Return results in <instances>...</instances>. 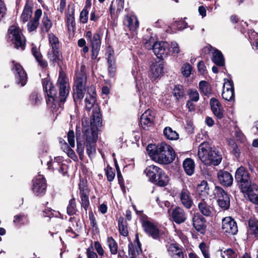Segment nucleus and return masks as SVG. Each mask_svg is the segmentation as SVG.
Wrapping results in <instances>:
<instances>
[{"instance_id":"f257e3e1","label":"nucleus","mask_w":258,"mask_h":258,"mask_svg":"<svg viewBox=\"0 0 258 258\" xmlns=\"http://www.w3.org/2000/svg\"><path fill=\"white\" fill-rule=\"evenodd\" d=\"M43 90L47 93L48 99L47 101L55 102H63L69 92V84L68 79L62 73H59V76L57 82V87L59 89L58 95H57L56 89L52 86L51 82L47 78L42 80Z\"/></svg>"},{"instance_id":"f03ea898","label":"nucleus","mask_w":258,"mask_h":258,"mask_svg":"<svg viewBox=\"0 0 258 258\" xmlns=\"http://www.w3.org/2000/svg\"><path fill=\"white\" fill-rule=\"evenodd\" d=\"M147 151L151 159L159 164H169L175 157L172 148L165 143H162L157 146L149 145L147 147Z\"/></svg>"},{"instance_id":"7ed1b4c3","label":"nucleus","mask_w":258,"mask_h":258,"mask_svg":"<svg viewBox=\"0 0 258 258\" xmlns=\"http://www.w3.org/2000/svg\"><path fill=\"white\" fill-rule=\"evenodd\" d=\"M198 156L202 162L207 165H218L222 160L221 155L215 150H213L206 143L199 146Z\"/></svg>"},{"instance_id":"20e7f679","label":"nucleus","mask_w":258,"mask_h":258,"mask_svg":"<svg viewBox=\"0 0 258 258\" xmlns=\"http://www.w3.org/2000/svg\"><path fill=\"white\" fill-rule=\"evenodd\" d=\"M83 138L86 141L87 154L89 157L96 153L95 143L97 139V134L93 127L86 126L84 121H82Z\"/></svg>"},{"instance_id":"39448f33","label":"nucleus","mask_w":258,"mask_h":258,"mask_svg":"<svg viewBox=\"0 0 258 258\" xmlns=\"http://www.w3.org/2000/svg\"><path fill=\"white\" fill-rule=\"evenodd\" d=\"M8 41L12 43L14 47L24 50L26 46V39L21 30L16 25L10 26L8 31Z\"/></svg>"},{"instance_id":"423d86ee","label":"nucleus","mask_w":258,"mask_h":258,"mask_svg":"<svg viewBox=\"0 0 258 258\" xmlns=\"http://www.w3.org/2000/svg\"><path fill=\"white\" fill-rule=\"evenodd\" d=\"M235 178L242 191H247L251 185L250 174L245 167L241 166L235 172Z\"/></svg>"},{"instance_id":"0eeeda50","label":"nucleus","mask_w":258,"mask_h":258,"mask_svg":"<svg viewBox=\"0 0 258 258\" xmlns=\"http://www.w3.org/2000/svg\"><path fill=\"white\" fill-rule=\"evenodd\" d=\"M12 63L13 67L12 71L15 75L16 82L18 84H21V86H25L27 81V75L26 72L20 63L15 61H13Z\"/></svg>"},{"instance_id":"6e6552de","label":"nucleus","mask_w":258,"mask_h":258,"mask_svg":"<svg viewBox=\"0 0 258 258\" xmlns=\"http://www.w3.org/2000/svg\"><path fill=\"white\" fill-rule=\"evenodd\" d=\"M155 55L160 59H164L168 56L170 52L169 44L165 41L154 43L152 47Z\"/></svg>"},{"instance_id":"1a4fd4ad","label":"nucleus","mask_w":258,"mask_h":258,"mask_svg":"<svg viewBox=\"0 0 258 258\" xmlns=\"http://www.w3.org/2000/svg\"><path fill=\"white\" fill-rule=\"evenodd\" d=\"M215 195L217 198V202L219 207L224 210L229 209L230 198L227 193L222 187L216 186Z\"/></svg>"},{"instance_id":"9d476101","label":"nucleus","mask_w":258,"mask_h":258,"mask_svg":"<svg viewBox=\"0 0 258 258\" xmlns=\"http://www.w3.org/2000/svg\"><path fill=\"white\" fill-rule=\"evenodd\" d=\"M222 230L228 236L235 235L238 232L237 223L231 217H225L222 220Z\"/></svg>"},{"instance_id":"9b49d317","label":"nucleus","mask_w":258,"mask_h":258,"mask_svg":"<svg viewBox=\"0 0 258 258\" xmlns=\"http://www.w3.org/2000/svg\"><path fill=\"white\" fill-rule=\"evenodd\" d=\"M142 227L145 232L154 239H157L159 235L158 227L153 223L147 220L146 216L143 215L141 218Z\"/></svg>"},{"instance_id":"f8f14e48","label":"nucleus","mask_w":258,"mask_h":258,"mask_svg":"<svg viewBox=\"0 0 258 258\" xmlns=\"http://www.w3.org/2000/svg\"><path fill=\"white\" fill-rule=\"evenodd\" d=\"M46 182L44 177L40 174H38L33 180L32 190L36 196L43 195L46 189Z\"/></svg>"},{"instance_id":"ddd939ff","label":"nucleus","mask_w":258,"mask_h":258,"mask_svg":"<svg viewBox=\"0 0 258 258\" xmlns=\"http://www.w3.org/2000/svg\"><path fill=\"white\" fill-rule=\"evenodd\" d=\"M80 195L81 199V205L86 212L90 205L89 200V189L87 185V182L84 180H80L79 184Z\"/></svg>"},{"instance_id":"4468645a","label":"nucleus","mask_w":258,"mask_h":258,"mask_svg":"<svg viewBox=\"0 0 258 258\" xmlns=\"http://www.w3.org/2000/svg\"><path fill=\"white\" fill-rule=\"evenodd\" d=\"M198 208L200 213L206 217L212 216L214 213V207L208 199L199 200Z\"/></svg>"},{"instance_id":"2eb2a0df","label":"nucleus","mask_w":258,"mask_h":258,"mask_svg":"<svg viewBox=\"0 0 258 258\" xmlns=\"http://www.w3.org/2000/svg\"><path fill=\"white\" fill-rule=\"evenodd\" d=\"M212 50L214 51L212 52V61L218 66H224L225 65V60L224 56L220 51L213 48L211 45L206 46L203 49V51L205 53H208Z\"/></svg>"},{"instance_id":"dca6fc26","label":"nucleus","mask_w":258,"mask_h":258,"mask_svg":"<svg viewBox=\"0 0 258 258\" xmlns=\"http://www.w3.org/2000/svg\"><path fill=\"white\" fill-rule=\"evenodd\" d=\"M154 115L152 111L146 110L141 115L140 118V123L142 127L146 130H149L150 127L153 125Z\"/></svg>"},{"instance_id":"f3484780","label":"nucleus","mask_w":258,"mask_h":258,"mask_svg":"<svg viewBox=\"0 0 258 258\" xmlns=\"http://www.w3.org/2000/svg\"><path fill=\"white\" fill-rule=\"evenodd\" d=\"M105 55L107 59L108 72L110 76L113 77L115 71L116 67L114 50L110 46L107 48Z\"/></svg>"},{"instance_id":"a211bd4d","label":"nucleus","mask_w":258,"mask_h":258,"mask_svg":"<svg viewBox=\"0 0 258 258\" xmlns=\"http://www.w3.org/2000/svg\"><path fill=\"white\" fill-rule=\"evenodd\" d=\"M210 105L212 111L218 119H221L224 117V110L219 101L215 98L210 100Z\"/></svg>"},{"instance_id":"6ab92c4d","label":"nucleus","mask_w":258,"mask_h":258,"mask_svg":"<svg viewBox=\"0 0 258 258\" xmlns=\"http://www.w3.org/2000/svg\"><path fill=\"white\" fill-rule=\"evenodd\" d=\"M179 199L181 204L186 208L189 209L192 207V199L189 191L186 188H183L180 192Z\"/></svg>"},{"instance_id":"aec40b11","label":"nucleus","mask_w":258,"mask_h":258,"mask_svg":"<svg viewBox=\"0 0 258 258\" xmlns=\"http://www.w3.org/2000/svg\"><path fill=\"white\" fill-rule=\"evenodd\" d=\"M218 179L222 185L227 187L231 186L233 180V177L230 173L222 170L218 173Z\"/></svg>"},{"instance_id":"412c9836","label":"nucleus","mask_w":258,"mask_h":258,"mask_svg":"<svg viewBox=\"0 0 258 258\" xmlns=\"http://www.w3.org/2000/svg\"><path fill=\"white\" fill-rule=\"evenodd\" d=\"M163 73V64L162 63H152L150 71V77L153 81L160 77Z\"/></svg>"},{"instance_id":"4be33fe9","label":"nucleus","mask_w":258,"mask_h":258,"mask_svg":"<svg viewBox=\"0 0 258 258\" xmlns=\"http://www.w3.org/2000/svg\"><path fill=\"white\" fill-rule=\"evenodd\" d=\"M162 169L155 165H150L147 167L145 170V173L149 177V180L153 182L157 181L156 178L161 172Z\"/></svg>"},{"instance_id":"5701e85b","label":"nucleus","mask_w":258,"mask_h":258,"mask_svg":"<svg viewBox=\"0 0 258 258\" xmlns=\"http://www.w3.org/2000/svg\"><path fill=\"white\" fill-rule=\"evenodd\" d=\"M171 216L173 220L177 224L183 223L186 219V215L183 209L179 207L173 210Z\"/></svg>"},{"instance_id":"b1692460","label":"nucleus","mask_w":258,"mask_h":258,"mask_svg":"<svg viewBox=\"0 0 258 258\" xmlns=\"http://www.w3.org/2000/svg\"><path fill=\"white\" fill-rule=\"evenodd\" d=\"M86 108L90 110L96 102V93L94 87H91L88 90V93L85 100Z\"/></svg>"},{"instance_id":"393cba45","label":"nucleus","mask_w":258,"mask_h":258,"mask_svg":"<svg viewBox=\"0 0 258 258\" xmlns=\"http://www.w3.org/2000/svg\"><path fill=\"white\" fill-rule=\"evenodd\" d=\"M86 74L82 72H77L74 87L86 89Z\"/></svg>"},{"instance_id":"a878e982","label":"nucleus","mask_w":258,"mask_h":258,"mask_svg":"<svg viewBox=\"0 0 258 258\" xmlns=\"http://www.w3.org/2000/svg\"><path fill=\"white\" fill-rule=\"evenodd\" d=\"M193 225L195 229L203 233L205 229V219L201 215H195L192 218Z\"/></svg>"},{"instance_id":"bb28decb","label":"nucleus","mask_w":258,"mask_h":258,"mask_svg":"<svg viewBox=\"0 0 258 258\" xmlns=\"http://www.w3.org/2000/svg\"><path fill=\"white\" fill-rule=\"evenodd\" d=\"M47 56L53 66L59 64L62 57L59 49H51L48 52Z\"/></svg>"},{"instance_id":"cd10ccee","label":"nucleus","mask_w":258,"mask_h":258,"mask_svg":"<svg viewBox=\"0 0 258 258\" xmlns=\"http://www.w3.org/2000/svg\"><path fill=\"white\" fill-rule=\"evenodd\" d=\"M168 250L172 258H184L182 250L177 244H171L168 248Z\"/></svg>"},{"instance_id":"c85d7f7f","label":"nucleus","mask_w":258,"mask_h":258,"mask_svg":"<svg viewBox=\"0 0 258 258\" xmlns=\"http://www.w3.org/2000/svg\"><path fill=\"white\" fill-rule=\"evenodd\" d=\"M124 0H116L115 4L112 2L109 8L111 15H119L120 12L123 10Z\"/></svg>"},{"instance_id":"c756f323","label":"nucleus","mask_w":258,"mask_h":258,"mask_svg":"<svg viewBox=\"0 0 258 258\" xmlns=\"http://www.w3.org/2000/svg\"><path fill=\"white\" fill-rule=\"evenodd\" d=\"M123 23L133 32L136 31L139 27V21L137 17H125Z\"/></svg>"},{"instance_id":"7c9ffc66","label":"nucleus","mask_w":258,"mask_h":258,"mask_svg":"<svg viewBox=\"0 0 258 258\" xmlns=\"http://www.w3.org/2000/svg\"><path fill=\"white\" fill-rule=\"evenodd\" d=\"M248 232L258 238V220L254 218L251 217L248 220Z\"/></svg>"},{"instance_id":"2f4dec72","label":"nucleus","mask_w":258,"mask_h":258,"mask_svg":"<svg viewBox=\"0 0 258 258\" xmlns=\"http://www.w3.org/2000/svg\"><path fill=\"white\" fill-rule=\"evenodd\" d=\"M31 51L33 56L35 57L40 67L42 69L46 68L47 67V62L45 60L43 59L41 53L37 48L36 47H32Z\"/></svg>"},{"instance_id":"473e14b6","label":"nucleus","mask_w":258,"mask_h":258,"mask_svg":"<svg viewBox=\"0 0 258 258\" xmlns=\"http://www.w3.org/2000/svg\"><path fill=\"white\" fill-rule=\"evenodd\" d=\"M195 162L193 160L190 158H186L183 162V167L185 172L188 175L193 174L195 171Z\"/></svg>"},{"instance_id":"72a5a7b5","label":"nucleus","mask_w":258,"mask_h":258,"mask_svg":"<svg viewBox=\"0 0 258 258\" xmlns=\"http://www.w3.org/2000/svg\"><path fill=\"white\" fill-rule=\"evenodd\" d=\"M157 181H153L152 183H154L160 186H165L167 185L169 181V178L165 173V172L162 170L161 172L160 171V173L158 176V178H156Z\"/></svg>"},{"instance_id":"f704fd0d","label":"nucleus","mask_w":258,"mask_h":258,"mask_svg":"<svg viewBox=\"0 0 258 258\" xmlns=\"http://www.w3.org/2000/svg\"><path fill=\"white\" fill-rule=\"evenodd\" d=\"M102 123L101 114L99 111V109L96 108L93 110V114L91 120V124L92 126L97 127L100 126Z\"/></svg>"},{"instance_id":"c9c22d12","label":"nucleus","mask_w":258,"mask_h":258,"mask_svg":"<svg viewBox=\"0 0 258 258\" xmlns=\"http://www.w3.org/2000/svg\"><path fill=\"white\" fill-rule=\"evenodd\" d=\"M163 134L165 137L170 140H176L179 138L178 133L170 127H166L164 130Z\"/></svg>"},{"instance_id":"e433bc0d","label":"nucleus","mask_w":258,"mask_h":258,"mask_svg":"<svg viewBox=\"0 0 258 258\" xmlns=\"http://www.w3.org/2000/svg\"><path fill=\"white\" fill-rule=\"evenodd\" d=\"M80 131L77 128H76V140H77V151L78 153L80 158L81 159L82 158L84 154V146L81 143L80 138Z\"/></svg>"},{"instance_id":"4c0bfd02","label":"nucleus","mask_w":258,"mask_h":258,"mask_svg":"<svg viewBox=\"0 0 258 258\" xmlns=\"http://www.w3.org/2000/svg\"><path fill=\"white\" fill-rule=\"evenodd\" d=\"M73 91V98L74 101L76 103L78 101H80L81 99H82L84 98L86 89L74 87Z\"/></svg>"},{"instance_id":"58836bf2","label":"nucleus","mask_w":258,"mask_h":258,"mask_svg":"<svg viewBox=\"0 0 258 258\" xmlns=\"http://www.w3.org/2000/svg\"><path fill=\"white\" fill-rule=\"evenodd\" d=\"M107 245L112 254H116L118 252V246L116 242L112 237H109L107 239Z\"/></svg>"},{"instance_id":"ea45409f","label":"nucleus","mask_w":258,"mask_h":258,"mask_svg":"<svg viewBox=\"0 0 258 258\" xmlns=\"http://www.w3.org/2000/svg\"><path fill=\"white\" fill-rule=\"evenodd\" d=\"M118 230L121 235L123 236L128 235L127 227L122 218H119L118 219Z\"/></svg>"},{"instance_id":"a19ab883","label":"nucleus","mask_w":258,"mask_h":258,"mask_svg":"<svg viewBox=\"0 0 258 258\" xmlns=\"http://www.w3.org/2000/svg\"><path fill=\"white\" fill-rule=\"evenodd\" d=\"M243 193H245L247 195L248 199L251 202L258 204V195L253 192L252 190V185L249 187V189L247 191H242Z\"/></svg>"},{"instance_id":"79ce46f5","label":"nucleus","mask_w":258,"mask_h":258,"mask_svg":"<svg viewBox=\"0 0 258 258\" xmlns=\"http://www.w3.org/2000/svg\"><path fill=\"white\" fill-rule=\"evenodd\" d=\"M34 5L32 2H27L21 16H32Z\"/></svg>"},{"instance_id":"37998d69","label":"nucleus","mask_w":258,"mask_h":258,"mask_svg":"<svg viewBox=\"0 0 258 258\" xmlns=\"http://www.w3.org/2000/svg\"><path fill=\"white\" fill-rule=\"evenodd\" d=\"M92 49H100L101 40L100 35L95 33L93 35L92 38L90 40Z\"/></svg>"},{"instance_id":"c03bdc74","label":"nucleus","mask_w":258,"mask_h":258,"mask_svg":"<svg viewBox=\"0 0 258 258\" xmlns=\"http://www.w3.org/2000/svg\"><path fill=\"white\" fill-rule=\"evenodd\" d=\"M138 246L131 242L128 245V254L130 258H135L136 253L139 254L142 252H138Z\"/></svg>"},{"instance_id":"a18cd8bd","label":"nucleus","mask_w":258,"mask_h":258,"mask_svg":"<svg viewBox=\"0 0 258 258\" xmlns=\"http://www.w3.org/2000/svg\"><path fill=\"white\" fill-rule=\"evenodd\" d=\"M199 87L201 91L205 95H208L211 93V87L206 81H201L199 83Z\"/></svg>"},{"instance_id":"49530a36","label":"nucleus","mask_w":258,"mask_h":258,"mask_svg":"<svg viewBox=\"0 0 258 258\" xmlns=\"http://www.w3.org/2000/svg\"><path fill=\"white\" fill-rule=\"evenodd\" d=\"M173 94L176 99L178 100L184 95L183 87L182 85H176L173 90Z\"/></svg>"},{"instance_id":"de8ad7c7","label":"nucleus","mask_w":258,"mask_h":258,"mask_svg":"<svg viewBox=\"0 0 258 258\" xmlns=\"http://www.w3.org/2000/svg\"><path fill=\"white\" fill-rule=\"evenodd\" d=\"M77 212L76 202L75 198L71 199L67 207V213L70 215L76 214Z\"/></svg>"},{"instance_id":"09e8293b","label":"nucleus","mask_w":258,"mask_h":258,"mask_svg":"<svg viewBox=\"0 0 258 258\" xmlns=\"http://www.w3.org/2000/svg\"><path fill=\"white\" fill-rule=\"evenodd\" d=\"M39 17H34L27 24L28 30L31 32L35 30L39 25Z\"/></svg>"},{"instance_id":"8fccbe9b","label":"nucleus","mask_w":258,"mask_h":258,"mask_svg":"<svg viewBox=\"0 0 258 258\" xmlns=\"http://www.w3.org/2000/svg\"><path fill=\"white\" fill-rule=\"evenodd\" d=\"M186 17L184 18L178 19L179 20H175L173 24V26L178 30H182L187 27V23L185 21Z\"/></svg>"},{"instance_id":"3c124183","label":"nucleus","mask_w":258,"mask_h":258,"mask_svg":"<svg viewBox=\"0 0 258 258\" xmlns=\"http://www.w3.org/2000/svg\"><path fill=\"white\" fill-rule=\"evenodd\" d=\"M221 255L222 258H236L235 252L231 248L227 249L224 251L221 250Z\"/></svg>"},{"instance_id":"603ef678","label":"nucleus","mask_w":258,"mask_h":258,"mask_svg":"<svg viewBox=\"0 0 258 258\" xmlns=\"http://www.w3.org/2000/svg\"><path fill=\"white\" fill-rule=\"evenodd\" d=\"M192 67L188 63H185L181 68V72L183 76L185 77H188L192 71Z\"/></svg>"},{"instance_id":"864d4df0","label":"nucleus","mask_w":258,"mask_h":258,"mask_svg":"<svg viewBox=\"0 0 258 258\" xmlns=\"http://www.w3.org/2000/svg\"><path fill=\"white\" fill-rule=\"evenodd\" d=\"M49 43L51 46V49H59V44L58 38L53 34L49 35Z\"/></svg>"},{"instance_id":"5fc2aeb1","label":"nucleus","mask_w":258,"mask_h":258,"mask_svg":"<svg viewBox=\"0 0 258 258\" xmlns=\"http://www.w3.org/2000/svg\"><path fill=\"white\" fill-rule=\"evenodd\" d=\"M222 95L225 100L232 101L234 99V90H223Z\"/></svg>"},{"instance_id":"6e6d98bb","label":"nucleus","mask_w":258,"mask_h":258,"mask_svg":"<svg viewBox=\"0 0 258 258\" xmlns=\"http://www.w3.org/2000/svg\"><path fill=\"white\" fill-rule=\"evenodd\" d=\"M13 222L17 225H23L27 223V220L25 215L20 214L14 217Z\"/></svg>"},{"instance_id":"4d7b16f0","label":"nucleus","mask_w":258,"mask_h":258,"mask_svg":"<svg viewBox=\"0 0 258 258\" xmlns=\"http://www.w3.org/2000/svg\"><path fill=\"white\" fill-rule=\"evenodd\" d=\"M42 30L43 32H47L52 26V23L48 17H43L42 20Z\"/></svg>"},{"instance_id":"13d9d810","label":"nucleus","mask_w":258,"mask_h":258,"mask_svg":"<svg viewBox=\"0 0 258 258\" xmlns=\"http://www.w3.org/2000/svg\"><path fill=\"white\" fill-rule=\"evenodd\" d=\"M41 99V96L36 92L32 93L30 96V101L32 105L39 103Z\"/></svg>"},{"instance_id":"bf43d9fd","label":"nucleus","mask_w":258,"mask_h":258,"mask_svg":"<svg viewBox=\"0 0 258 258\" xmlns=\"http://www.w3.org/2000/svg\"><path fill=\"white\" fill-rule=\"evenodd\" d=\"M59 215L58 212H56L51 209L47 208L43 211V216L49 217L50 219L53 217H57Z\"/></svg>"},{"instance_id":"052dcab7","label":"nucleus","mask_w":258,"mask_h":258,"mask_svg":"<svg viewBox=\"0 0 258 258\" xmlns=\"http://www.w3.org/2000/svg\"><path fill=\"white\" fill-rule=\"evenodd\" d=\"M68 141L72 148H74L75 146V135L73 130H70L67 135Z\"/></svg>"},{"instance_id":"680f3d73","label":"nucleus","mask_w":258,"mask_h":258,"mask_svg":"<svg viewBox=\"0 0 258 258\" xmlns=\"http://www.w3.org/2000/svg\"><path fill=\"white\" fill-rule=\"evenodd\" d=\"M198 189L202 192H205L208 194L209 190V184L206 180H203L201 183L199 184Z\"/></svg>"},{"instance_id":"e2e57ef3","label":"nucleus","mask_w":258,"mask_h":258,"mask_svg":"<svg viewBox=\"0 0 258 258\" xmlns=\"http://www.w3.org/2000/svg\"><path fill=\"white\" fill-rule=\"evenodd\" d=\"M199 248L205 258H210V254L208 248L204 242L200 244Z\"/></svg>"},{"instance_id":"0e129e2a","label":"nucleus","mask_w":258,"mask_h":258,"mask_svg":"<svg viewBox=\"0 0 258 258\" xmlns=\"http://www.w3.org/2000/svg\"><path fill=\"white\" fill-rule=\"evenodd\" d=\"M223 90H234L233 83L231 80L224 79Z\"/></svg>"},{"instance_id":"69168bd1","label":"nucleus","mask_w":258,"mask_h":258,"mask_svg":"<svg viewBox=\"0 0 258 258\" xmlns=\"http://www.w3.org/2000/svg\"><path fill=\"white\" fill-rule=\"evenodd\" d=\"M170 48L171 49V52L173 55L178 54L180 52V49L178 43L175 41H172L171 42Z\"/></svg>"},{"instance_id":"338daca9","label":"nucleus","mask_w":258,"mask_h":258,"mask_svg":"<svg viewBox=\"0 0 258 258\" xmlns=\"http://www.w3.org/2000/svg\"><path fill=\"white\" fill-rule=\"evenodd\" d=\"M189 96L190 100L191 101L197 102L199 99V94L197 90H190L189 91Z\"/></svg>"},{"instance_id":"774afa93","label":"nucleus","mask_w":258,"mask_h":258,"mask_svg":"<svg viewBox=\"0 0 258 258\" xmlns=\"http://www.w3.org/2000/svg\"><path fill=\"white\" fill-rule=\"evenodd\" d=\"M67 23L69 31H74L75 27V17H67Z\"/></svg>"}]
</instances>
